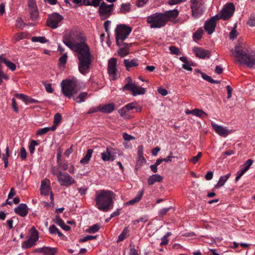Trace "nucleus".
<instances>
[{"instance_id":"obj_63","label":"nucleus","mask_w":255,"mask_h":255,"mask_svg":"<svg viewBox=\"0 0 255 255\" xmlns=\"http://www.w3.org/2000/svg\"><path fill=\"white\" fill-rule=\"evenodd\" d=\"M138 156V158L137 161V164L141 165L146 162V160L143 155H139Z\"/></svg>"},{"instance_id":"obj_41","label":"nucleus","mask_w":255,"mask_h":255,"mask_svg":"<svg viewBox=\"0 0 255 255\" xmlns=\"http://www.w3.org/2000/svg\"><path fill=\"white\" fill-rule=\"evenodd\" d=\"M130 4L129 3L122 4L120 8L121 11L123 13H127L129 11L130 9Z\"/></svg>"},{"instance_id":"obj_4","label":"nucleus","mask_w":255,"mask_h":255,"mask_svg":"<svg viewBox=\"0 0 255 255\" xmlns=\"http://www.w3.org/2000/svg\"><path fill=\"white\" fill-rule=\"evenodd\" d=\"M61 89L63 94L68 98H72L74 94L77 93V82L72 80H65L61 82Z\"/></svg>"},{"instance_id":"obj_38","label":"nucleus","mask_w":255,"mask_h":255,"mask_svg":"<svg viewBox=\"0 0 255 255\" xmlns=\"http://www.w3.org/2000/svg\"><path fill=\"white\" fill-rule=\"evenodd\" d=\"M61 120L62 117L60 113H57L54 115L53 125L52 126H55V129L57 126L61 123Z\"/></svg>"},{"instance_id":"obj_62","label":"nucleus","mask_w":255,"mask_h":255,"mask_svg":"<svg viewBox=\"0 0 255 255\" xmlns=\"http://www.w3.org/2000/svg\"><path fill=\"white\" fill-rule=\"evenodd\" d=\"M123 138H124V140H125L126 141H129V140L134 138L132 136H131L129 134H128L127 133H124L123 134Z\"/></svg>"},{"instance_id":"obj_33","label":"nucleus","mask_w":255,"mask_h":255,"mask_svg":"<svg viewBox=\"0 0 255 255\" xmlns=\"http://www.w3.org/2000/svg\"><path fill=\"white\" fill-rule=\"evenodd\" d=\"M128 227H125L122 233L118 237L117 242H121L129 236Z\"/></svg>"},{"instance_id":"obj_8","label":"nucleus","mask_w":255,"mask_h":255,"mask_svg":"<svg viewBox=\"0 0 255 255\" xmlns=\"http://www.w3.org/2000/svg\"><path fill=\"white\" fill-rule=\"evenodd\" d=\"M39 238L38 233L35 228L33 227L31 229V235L27 240L22 242L21 247L23 249L31 248L35 245Z\"/></svg>"},{"instance_id":"obj_37","label":"nucleus","mask_w":255,"mask_h":255,"mask_svg":"<svg viewBox=\"0 0 255 255\" xmlns=\"http://www.w3.org/2000/svg\"><path fill=\"white\" fill-rule=\"evenodd\" d=\"M31 41L34 42H40L41 43H45L48 41L44 36L32 37Z\"/></svg>"},{"instance_id":"obj_12","label":"nucleus","mask_w":255,"mask_h":255,"mask_svg":"<svg viewBox=\"0 0 255 255\" xmlns=\"http://www.w3.org/2000/svg\"><path fill=\"white\" fill-rule=\"evenodd\" d=\"M28 9L30 19L35 21L39 18V11L34 0H28Z\"/></svg>"},{"instance_id":"obj_2","label":"nucleus","mask_w":255,"mask_h":255,"mask_svg":"<svg viewBox=\"0 0 255 255\" xmlns=\"http://www.w3.org/2000/svg\"><path fill=\"white\" fill-rule=\"evenodd\" d=\"M115 194L111 190H100L96 192L95 206L103 212H108L113 208Z\"/></svg>"},{"instance_id":"obj_1","label":"nucleus","mask_w":255,"mask_h":255,"mask_svg":"<svg viewBox=\"0 0 255 255\" xmlns=\"http://www.w3.org/2000/svg\"><path fill=\"white\" fill-rule=\"evenodd\" d=\"M80 38L77 32L71 30L64 35L63 42L76 52L79 61V70L81 74L85 75L89 71L93 57L87 44L84 41L78 42Z\"/></svg>"},{"instance_id":"obj_11","label":"nucleus","mask_w":255,"mask_h":255,"mask_svg":"<svg viewBox=\"0 0 255 255\" xmlns=\"http://www.w3.org/2000/svg\"><path fill=\"white\" fill-rule=\"evenodd\" d=\"M235 10V7L233 3H227L221 11L220 15L219 16V17L220 19L228 20L232 16Z\"/></svg>"},{"instance_id":"obj_57","label":"nucleus","mask_w":255,"mask_h":255,"mask_svg":"<svg viewBox=\"0 0 255 255\" xmlns=\"http://www.w3.org/2000/svg\"><path fill=\"white\" fill-rule=\"evenodd\" d=\"M15 96L18 98V99L21 100L22 101L26 103V101L27 100V97L28 96L26 95H25L23 94H16L15 95Z\"/></svg>"},{"instance_id":"obj_48","label":"nucleus","mask_w":255,"mask_h":255,"mask_svg":"<svg viewBox=\"0 0 255 255\" xmlns=\"http://www.w3.org/2000/svg\"><path fill=\"white\" fill-rule=\"evenodd\" d=\"M236 25H235L233 29L231 30L229 34V37L231 39H235L238 35V32L236 30Z\"/></svg>"},{"instance_id":"obj_29","label":"nucleus","mask_w":255,"mask_h":255,"mask_svg":"<svg viewBox=\"0 0 255 255\" xmlns=\"http://www.w3.org/2000/svg\"><path fill=\"white\" fill-rule=\"evenodd\" d=\"M230 176L231 173H228L226 175L221 176L215 187L216 188H219L223 186L226 182L228 180Z\"/></svg>"},{"instance_id":"obj_10","label":"nucleus","mask_w":255,"mask_h":255,"mask_svg":"<svg viewBox=\"0 0 255 255\" xmlns=\"http://www.w3.org/2000/svg\"><path fill=\"white\" fill-rule=\"evenodd\" d=\"M63 19V17L60 14L55 12L50 15L46 21V24L52 29H55L59 26V23Z\"/></svg>"},{"instance_id":"obj_5","label":"nucleus","mask_w":255,"mask_h":255,"mask_svg":"<svg viewBox=\"0 0 255 255\" xmlns=\"http://www.w3.org/2000/svg\"><path fill=\"white\" fill-rule=\"evenodd\" d=\"M146 22L151 28H160L166 25L162 12H155L149 15L146 18Z\"/></svg>"},{"instance_id":"obj_23","label":"nucleus","mask_w":255,"mask_h":255,"mask_svg":"<svg viewBox=\"0 0 255 255\" xmlns=\"http://www.w3.org/2000/svg\"><path fill=\"white\" fill-rule=\"evenodd\" d=\"M115 105L113 103L106 104L105 105H100L99 106V111L104 113H110L114 111Z\"/></svg>"},{"instance_id":"obj_7","label":"nucleus","mask_w":255,"mask_h":255,"mask_svg":"<svg viewBox=\"0 0 255 255\" xmlns=\"http://www.w3.org/2000/svg\"><path fill=\"white\" fill-rule=\"evenodd\" d=\"M56 176L61 186L67 187L74 184L75 182L74 179L66 172L59 171L57 172Z\"/></svg>"},{"instance_id":"obj_6","label":"nucleus","mask_w":255,"mask_h":255,"mask_svg":"<svg viewBox=\"0 0 255 255\" xmlns=\"http://www.w3.org/2000/svg\"><path fill=\"white\" fill-rule=\"evenodd\" d=\"M132 29L125 24L118 25L115 30L116 43L120 46L127 38Z\"/></svg>"},{"instance_id":"obj_64","label":"nucleus","mask_w":255,"mask_h":255,"mask_svg":"<svg viewBox=\"0 0 255 255\" xmlns=\"http://www.w3.org/2000/svg\"><path fill=\"white\" fill-rule=\"evenodd\" d=\"M213 177V173L212 171H208L205 175V179L207 180H210L212 179Z\"/></svg>"},{"instance_id":"obj_44","label":"nucleus","mask_w":255,"mask_h":255,"mask_svg":"<svg viewBox=\"0 0 255 255\" xmlns=\"http://www.w3.org/2000/svg\"><path fill=\"white\" fill-rule=\"evenodd\" d=\"M38 144V143L37 141L32 140L30 143V144L29 145L28 148L29 152L31 154H33L34 152L35 151V146L37 145Z\"/></svg>"},{"instance_id":"obj_20","label":"nucleus","mask_w":255,"mask_h":255,"mask_svg":"<svg viewBox=\"0 0 255 255\" xmlns=\"http://www.w3.org/2000/svg\"><path fill=\"white\" fill-rule=\"evenodd\" d=\"M193 51L196 56L200 58H209L211 55L209 51L203 49L202 48L195 47L193 48Z\"/></svg>"},{"instance_id":"obj_3","label":"nucleus","mask_w":255,"mask_h":255,"mask_svg":"<svg viewBox=\"0 0 255 255\" xmlns=\"http://www.w3.org/2000/svg\"><path fill=\"white\" fill-rule=\"evenodd\" d=\"M232 52L239 62L250 68L255 65V53H251L249 47L245 44L235 46V50H232Z\"/></svg>"},{"instance_id":"obj_60","label":"nucleus","mask_w":255,"mask_h":255,"mask_svg":"<svg viewBox=\"0 0 255 255\" xmlns=\"http://www.w3.org/2000/svg\"><path fill=\"white\" fill-rule=\"evenodd\" d=\"M187 0H168V3L170 5L177 4L186 1Z\"/></svg>"},{"instance_id":"obj_49","label":"nucleus","mask_w":255,"mask_h":255,"mask_svg":"<svg viewBox=\"0 0 255 255\" xmlns=\"http://www.w3.org/2000/svg\"><path fill=\"white\" fill-rule=\"evenodd\" d=\"M202 152H199L196 156H193L189 160V161L193 164H196L202 156Z\"/></svg>"},{"instance_id":"obj_22","label":"nucleus","mask_w":255,"mask_h":255,"mask_svg":"<svg viewBox=\"0 0 255 255\" xmlns=\"http://www.w3.org/2000/svg\"><path fill=\"white\" fill-rule=\"evenodd\" d=\"M14 212L21 217H25L28 212V208L25 204H20L14 209Z\"/></svg>"},{"instance_id":"obj_32","label":"nucleus","mask_w":255,"mask_h":255,"mask_svg":"<svg viewBox=\"0 0 255 255\" xmlns=\"http://www.w3.org/2000/svg\"><path fill=\"white\" fill-rule=\"evenodd\" d=\"M93 153V150L91 149H89L86 152L85 156L80 160V163L81 164H87L88 163L90 158H91L92 154Z\"/></svg>"},{"instance_id":"obj_34","label":"nucleus","mask_w":255,"mask_h":255,"mask_svg":"<svg viewBox=\"0 0 255 255\" xmlns=\"http://www.w3.org/2000/svg\"><path fill=\"white\" fill-rule=\"evenodd\" d=\"M55 130V126H52L51 127H45L42 128H39L36 131L37 135H43L46 133L50 130L54 131Z\"/></svg>"},{"instance_id":"obj_30","label":"nucleus","mask_w":255,"mask_h":255,"mask_svg":"<svg viewBox=\"0 0 255 255\" xmlns=\"http://www.w3.org/2000/svg\"><path fill=\"white\" fill-rule=\"evenodd\" d=\"M124 45H125V47L121 48L118 51V54L122 57H124L128 54V47L130 46V44H127L126 43H123Z\"/></svg>"},{"instance_id":"obj_9","label":"nucleus","mask_w":255,"mask_h":255,"mask_svg":"<svg viewBox=\"0 0 255 255\" xmlns=\"http://www.w3.org/2000/svg\"><path fill=\"white\" fill-rule=\"evenodd\" d=\"M108 73L110 79L115 80L118 78L117 73V59L115 58H111L108 62Z\"/></svg>"},{"instance_id":"obj_55","label":"nucleus","mask_w":255,"mask_h":255,"mask_svg":"<svg viewBox=\"0 0 255 255\" xmlns=\"http://www.w3.org/2000/svg\"><path fill=\"white\" fill-rule=\"evenodd\" d=\"M20 156L22 160H24L27 157V152L24 147H22L20 149Z\"/></svg>"},{"instance_id":"obj_39","label":"nucleus","mask_w":255,"mask_h":255,"mask_svg":"<svg viewBox=\"0 0 255 255\" xmlns=\"http://www.w3.org/2000/svg\"><path fill=\"white\" fill-rule=\"evenodd\" d=\"M119 113L120 115L126 119H128L129 117V111L126 109L125 106L121 108L119 111Z\"/></svg>"},{"instance_id":"obj_26","label":"nucleus","mask_w":255,"mask_h":255,"mask_svg":"<svg viewBox=\"0 0 255 255\" xmlns=\"http://www.w3.org/2000/svg\"><path fill=\"white\" fill-rule=\"evenodd\" d=\"M4 63L5 64V65L12 71H14L16 69V66L13 63L7 60L5 58L0 57V70H2V68H1V63Z\"/></svg>"},{"instance_id":"obj_21","label":"nucleus","mask_w":255,"mask_h":255,"mask_svg":"<svg viewBox=\"0 0 255 255\" xmlns=\"http://www.w3.org/2000/svg\"><path fill=\"white\" fill-rule=\"evenodd\" d=\"M49 185L50 181L48 179H45L41 181L40 191L42 195L44 196L48 195L51 190Z\"/></svg>"},{"instance_id":"obj_13","label":"nucleus","mask_w":255,"mask_h":255,"mask_svg":"<svg viewBox=\"0 0 255 255\" xmlns=\"http://www.w3.org/2000/svg\"><path fill=\"white\" fill-rule=\"evenodd\" d=\"M113 6V4H107L104 2L101 3L99 11L100 17L102 20L106 19L111 14Z\"/></svg>"},{"instance_id":"obj_50","label":"nucleus","mask_w":255,"mask_h":255,"mask_svg":"<svg viewBox=\"0 0 255 255\" xmlns=\"http://www.w3.org/2000/svg\"><path fill=\"white\" fill-rule=\"evenodd\" d=\"M27 34L24 32H19L14 36V39L16 41H19L26 37Z\"/></svg>"},{"instance_id":"obj_14","label":"nucleus","mask_w":255,"mask_h":255,"mask_svg":"<svg viewBox=\"0 0 255 255\" xmlns=\"http://www.w3.org/2000/svg\"><path fill=\"white\" fill-rule=\"evenodd\" d=\"M123 91L128 90L132 92L133 96L138 95L144 94L145 92V89L141 87L137 86L135 84H126L123 87Z\"/></svg>"},{"instance_id":"obj_54","label":"nucleus","mask_w":255,"mask_h":255,"mask_svg":"<svg viewBox=\"0 0 255 255\" xmlns=\"http://www.w3.org/2000/svg\"><path fill=\"white\" fill-rule=\"evenodd\" d=\"M96 236H91V235H87L86 237H84L81 239H80V242H85L89 240H92L95 239L96 238Z\"/></svg>"},{"instance_id":"obj_16","label":"nucleus","mask_w":255,"mask_h":255,"mask_svg":"<svg viewBox=\"0 0 255 255\" xmlns=\"http://www.w3.org/2000/svg\"><path fill=\"white\" fill-rule=\"evenodd\" d=\"M220 18L218 15L212 16L209 20L206 21L204 24V29L209 34L214 32L216 26V22Z\"/></svg>"},{"instance_id":"obj_45","label":"nucleus","mask_w":255,"mask_h":255,"mask_svg":"<svg viewBox=\"0 0 255 255\" xmlns=\"http://www.w3.org/2000/svg\"><path fill=\"white\" fill-rule=\"evenodd\" d=\"M100 229V226L98 224H95L90 226L87 230V232L90 233H95L97 232Z\"/></svg>"},{"instance_id":"obj_35","label":"nucleus","mask_w":255,"mask_h":255,"mask_svg":"<svg viewBox=\"0 0 255 255\" xmlns=\"http://www.w3.org/2000/svg\"><path fill=\"white\" fill-rule=\"evenodd\" d=\"M87 95L88 93L87 92H82L80 93L76 98H75L74 100L78 103L84 102L85 100V99L87 98Z\"/></svg>"},{"instance_id":"obj_58","label":"nucleus","mask_w":255,"mask_h":255,"mask_svg":"<svg viewBox=\"0 0 255 255\" xmlns=\"http://www.w3.org/2000/svg\"><path fill=\"white\" fill-rule=\"evenodd\" d=\"M44 87L48 93H51L53 92V90L52 87V84L50 83L44 84Z\"/></svg>"},{"instance_id":"obj_17","label":"nucleus","mask_w":255,"mask_h":255,"mask_svg":"<svg viewBox=\"0 0 255 255\" xmlns=\"http://www.w3.org/2000/svg\"><path fill=\"white\" fill-rule=\"evenodd\" d=\"M116 153L115 149L111 147H108L106 150L101 153V158L104 161H113L115 158Z\"/></svg>"},{"instance_id":"obj_61","label":"nucleus","mask_w":255,"mask_h":255,"mask_svg":"<svg viewBox=\"0 0 255 255\" xmlns=\"http://www.w3.org/2000/svg\"><path fill=\"white\" fill-rule=\"evenodd\" d=\"M192 65H193L192 64H189L188 62L183 64L182 68L186 70L191 71L192 70V68L191 67Z\"/></svg>"},{"instance_id":"obj_19","label":"nucleus","mask_w":255,"mask_h":255,"mask_svg":"<svg viewBox=\"0 0 255 255\" xmlns=\"http://www.w3.org/2000/svg\"><path fill=\"white\" fill-rule=\"evenodd\" d=\"M178 14L179 11L177 9L167 10L162 13V15L164 20H165L166 24L168 21L176 18L178 16Z\"/></svg>"},{"instance_id":"obj_27","label":"nucleus","mask_w":255,"mask_h":255,"mask_svg":"<svg viewBox=\"0 0 255 255\" xmlns=\"http://www.w3.org/2000/svg\"><path fill=\"white\" fill-rule=\"evenodd\" d=\"M163 179L162 176H161L159 174H153L150 176L147 180V183L148 185H153L155 182H161Z\"/></svg>"},{"instance_id":"obj_24","label":"nucleus","mask_w":255,"mask_h":255,"mask_svg":"<svg viewBox=\"0 0 255 255\" xmlns=\"http://www.w3.org/2000/svg\"><path fill=\"white\" fill-rule=\"evenodd\" d=\"M54 222L65 231H68L70 230L71 228L70 226L65 224L64 222L59 215H56L55 216L54 219Z\"/></svg>"},{"instance_id":"obj_31","label":"nucleus","mask_w":255,"mask_h":255,"mask_svg":"<svg viewBox=\"0 0 255 255\" xmlns=\"http://www.w3.org/2000/svg\"><path fill=\"white\" fill-rule=\"evenodd\" d=\"M49 231L51 234L57 235L61 239H63L64 237L63 234H62L59 229L54 225L49 227Z\"/></svg>"},{"instance_id":"obj_15","label":"nucleus","mask_w":255,"mask_h":255,"mask_svg":"<svg viewBox=\"0 0 255 255\" xmlns=\"http://www.w3.org/2000/svg\"><path fill=\"white\" fill-rule=\"evenodd\" d=\"M190 7L192 11V15L195 18H198L200 17L205 10L204 2L202 0H199V4L191 5Z\"/></svg>"},{"instance_id":"obj_18","label":"nucleus","mask_w":255,"mask_h":255,"mask_svg":"<svg viewBox=\"0 0 255 255\" xmlns=\"http://www.w3.org/2000/svg\"><path fill=\"white\" fill-rule=\"evenodd\" d=\"M213 128L219 135L223 137L227 136L230 132V130L223 126L218 125L214 123H211Z\"/></svg>"},{"instance_id":"obj_53","label":"nucleus","mask_w":255,"mask_h":255,"mask_svg":"<svg viewBox=\"0 0 255 255\" xmlns=\"http://www.w3.org/2000/svg\"><path fill=\"white\" fill-rule=\"evenodd\" d=\"M67 60V55L66 53L64 54L59 59V64L61 65H65Z\"/></svg>"},{"instance_id":"obj_43","label":"nucleus","mask_w":255,"mask_h":255,"mask_svg":"<svg viewBox=\"0 0 255 255\" xmlns=\"http://www.w3.org/2000/svg\"><path fill=\"white\" fill-rule=\"evenodd\" d=\"M197 72H199L201 74V77H202V78L204 80H205L211 83H213V81L214 79H213L211 77L207 75L205 73L201 72L199 70H197Z\"/></svg>"},{"instance_id":"obj_28","label":"nucleus","mask_w":255,"mask_h":255,"mask_svg":"<svg viewBox=\"0 0 255 255\" xmlns=\"http://www.w3.org/2000/svg\"><path fill=\"white\" fill-rule=\"evenodd\" d=\"M143 192H144L143 189H142L141 190L138 192L136 196L133 199L129 200L128 202H127L126 204L130 205H133L136 203L138 202L141 200V197L143 196Z\"/></svg>"},{"instance_id":"obj_47","label":"nucleus","mask_w":255,"mask_h":255,"mask_svg":"<svg viewBox=\"0 0 255 255\" xmlns=\"http://www.w3.org/2000/svg\"><path fill=\"white\" fill-rule=\"evenodd\" d=\"M15 26L19 29H23L25 26V23L21 18H18L16 20Z\"/></svg>"},{"instance_id":"obj_40","label":"nucleus","mask_w":255,"mask_h":255,"mask_svg":"<svg viewBox=\"0 0 255 255\" xmlns=\"http://www.w3.org/2000/svg\"><path fill=\"white\" fill-rule=\"evenodd\" d=\"M204 33V31L202 29L200 28L198 29L193 34V38L194 40L197 41L200 40Z\"/></svg>"},{"instance_id":"obj_36","label":"nucleus","mask_w":255,"mask_h":255,"mask_svg":"<svg viewBox=\"0 0 255 255\" xmlns=\"http://www.w3.org/2000/svg\"><path fill=\"white\" fill-rule=\"evenodd\" d=\"M194 115L195 116L204 118L207 117V114L204 112L203 110L198 109H195L193 110Z\"/></svg>"},{"instance_id":"obj_51","label":"nucleus","mask_w":255,"mask_h":255,"mask_svg":"<svg viewBox=\"0 0 255 255\" xmlns=\"http://www.w3.org/2000/svg\"><path fill=\"white\" fill-rule=\"evenodd\" d=\"M171 209V207L161 209L158 212V215L160 217H163Z\"/></svg>"},{"instance_id":"obj_46","label":"nucleus","mask_w":255,"mask_h":255,"mask_svg":"<svg viewBox=\"0 0 255 255\" xmlns=\"http://www.w3.org/2000/svg\"><path fill=\"white\" fill-rule=\"evenodd\" d=\"M248 24L250 26H255V13L251 14L247 22Z\"/></svg>"},{"instance_id":"obj_56","label":"nucleus","mask_w":255,"mask_h":255,"mask_svg":"<svg viewBox=\"0 0 255 255\" xmlns=\"http://www.w3.org/2000/svg\"><path fill=\"white\" fill-rule=\"evenodd\" d=\"M135 105H136V103L132 102L125 105L126 109H127L128 111L134 109L135 108Z\"/></svg>"},{"instance_id":"obj_52","label":"nucleus","mask_w":255,"mask_h":255,"mask_svg":"<svg viewBox=\"0 0 255 255\" xmlns=\"http://www.w3.org/2000/svg\"><path fill=\"white\" fill-rule=\"evenodd\" d=\"M169 49L170 52L173 54H175V55H179L180 53L179 49L175 46H170L169 48Z\"/></svg>"},{"instance_id":"obj_59","label":"nucleus","mask_w":255,"mask_h":255,"mask_svg":"<svg viewBox=\"0 0 255 255\" xmlns=\"http://www.w3.org/2000/svg\"><path fill=\"white\" fill-rule=\"evenodd\" d=\"M157 92L162 96H166L168 94L167 91L162 87H158L157 89Z\"/></svg>"},{"instance_id":"obj_42","label":"nucleus","mask_w":255,"mask_h":255,"mask_svg":"<svg viewBox=\"0 0 255 255\" xmlns=\"http://www.w3.org/2000/svg\"><path fill=\"white\" fill-rule=\"evenodd\" d=\"M253 163V160L252 159H248L247 160L243 165H242L241 167V168H243L244 170H245L246 172L249 170L250 166L252 165Z\"/></svg>"},{"instance_id":"obj_25","label":"nucleus","mask_w":255,"mask_h":255,"mask_svg":"<svg viewBox=\"0 0 255 255\" xmlns=\"http://www.w3.org/2000/svg\"><path fill=\"white\" fill-rule=\"evenodd\" d=\"M124 63L128 71H129L132 67H136L138 65V60L135 59H133L131 60H129V59H125Z\"/></svg>"}]
</instances>
